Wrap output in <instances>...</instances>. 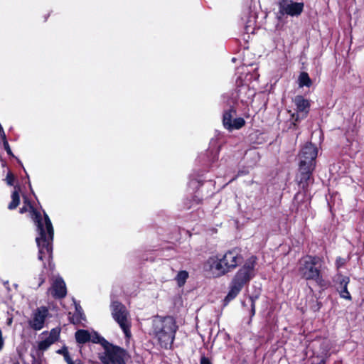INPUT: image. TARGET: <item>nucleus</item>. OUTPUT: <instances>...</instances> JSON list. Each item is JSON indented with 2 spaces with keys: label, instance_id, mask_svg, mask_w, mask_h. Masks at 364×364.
Masks as SVG:
<instances>
[{
  "label": "nucleus",
  "instance_id": "obj_1",
  "mask_svg": "<svg viewBox=\"0 0 364 364\" xmlns=\"http://www.w3.org/2000/svg\"><path fill=\"white\" fill-rule=\"evenodd\" d=\"M242 259L238 250L233 249L222 256L210 257L204 264V269L212 277L218 278L233 271Z\"/></svg>",
  "mask_w": 364,
  "mask_h": 364
},
{
  "label": "nucleus",
  "instance_id": "obj_2",
  "mask_svg": "<svg viewBox=\"0 0 364 364\" xmlns=\"http://www.w3.org/2000/svg\"><path fill=\"white\" fill-rule=\"evenodd\" d=\"M37 225L38 236L36 237V243L38 247V259L50 260L53 252V228L51 221L46 213L44 218L38 213H34Z\"/></svg>",
  "mask_w": 364,
  "mask_h": 364
},
{
  "label": "nucleus",
  "instance_id": "obj_3",
  "mask_svg": "<svg viewBox=\"0 0 364 364\" xmlns=\"http://www.w3.org/2000/svg\"><path fill=\"white\" fill-rule=\"evenodd\" d=\"M175 318L172 316H155L152 320L151 334L161 348L170 349L178 331Z\"/></svg>",
  "mask_w": 364,
  "mask_h": 364
},
{
  "label": "nucleus",
  "instance_id": "obj_4",
  "mask_svg": "<svg viewBox=\"0 0 364 364\" xmlns=\"http://www.w3.org/2000/svg\"><path fill=\"white\" fill-rule=\"evenodd\" d=\"M256 264L257 257L252 256L237 271L230 283V289L225 297L226 301H229L235 299L242 288L255 277Z\"/></svg>",
  "mask_w": 364,
  "mask_h": 364
},
{
  "label": "nucleus",
  "instance_id": "obj_5",
  "mask_svg": "<svg viewBox=\"0 0 364 364\" xmlns=\"http://www.w3.org/2000/svg\"><path fill=\"white\" fill-rule=\"evenodd\" d=\"M322 259L318 257L306 256L299 262V274L304 279L313 280L318 286L325 287L326 282L321 270L317 267L321 266Z\"/></svg>",
  "mask_w": 364,
  "mask_h": 364
},
{
  "label": "nucleus",
  "instance_id": "obj_6",
  "mask_svg": "<svg viewBox=\"0 0 364 364\" xmlns=\"http://www.w3.org/2000/svg\"><path fill=\"white\" fill-rule=\"evenodd\" d=\"M318 154L317 148L311 143L306 144L299 154V171L301 174V183L311 179V173L315 168V159Z\"/></svg>",
  "mask_w": 364,
  "mask_h": 364
},
{
  "label": "nucleus",
  "instance_id": "obj_7",
  "mask_svg": "<svg viewBox=\"0 0 364 364\" xmlns=\"http://www.w3.org/2000/svg\"><path fill=\"white\" fill-rule=\"evenodd\" d=\"M110 308L114 320L119 324L125 337L129 339L132 336L130 331L131 321L129 318V314L126 307L118 301H112Z\"/></svg>",
  "mask_w": 364,
  "mask_h": 364
},
{
  "label": "nucleus",
  "instance_id": "obj_8",
  "mask_svg": "<svg viewBox=\"0 0 364 364\" xmlns=\"http://www.w3.org/2000/svg\"><path fill=\"white\" fill-rule=\"evenodd\" d=\"M105 352L100 354V359L104 364H126L128 358L127 352L118 346L107 343L102 344Z\"/></svg>",
  "mask_w": 364,
  "mask_h": 364
},
{
  "label": "nucleus",
  "instance_id": "obj_9",
  "mask_svg": "<svg viewBox=\"0 0 364 364\" xmlns=\"http://www.w3.org/2000/svg\"><path fill=\"white\" fill-rule=\"evenodd\" d=\"M277 3L278 14L280 16L298 17L302 14L304 9V4L296 0H277Z\"/></svg>",
  "mask_w": 364,
  "mask_h": 364
},
{
  "label": "nucleus",
  "instance_id": "obj_10",
  "mask_svg": "<svg viewBox=\"0 0 364 364\" xmlns=\"http://www.w3.org/2000/svg\"><path fill=\"white\" fill-rule=\"evenodd\" d=\"M235 114L236 112L232 108L225 111L223 114V124L224 127L229 131L239 129L242 128L245 124V119L242 117L232 119Z\"/></svg>",
  "mask_w": 364,
  "mask_h": 364
},
{
  "label": "nucleus",
  "instance_id": "obj_11",
  "mask_svg": "<svg viewBox=\"0 0 364 364\" xmlns=\"http://www.w3.org/2000/svg\"><path fill=\"white\" fill-rule=\"evenodd\" d=\"M60 330L58 328L51 329L50 332L44 331L41 333V340L38 343V348L44 351L54 343L60 336Z\"/></svg>",
  "mask_w": 364,
  "mask_h": 364
},
{
  "label": "nucleus",
  "instance_id": "obj_12",
  "mask_svg": "<svg viewBox=\"0 0 364 364\" xmlns=\"http://www.w3.org/2000/svg\"><path fill=\"white\" fill-rule=\"evenodd\" d=\"M75 339L79 343H85L88 341H92L95 343L104 344L107 343L105 338L100 337L96 332H90L87 330H78L75 333Z\"/></svg>",
  "mask_w": 364,
  "mask_h": 364
},
{
  "label": "nucleus",
  "instance_id": "obj_13",
  "mask_svg": "<svg viewBox=\"0 0 364 364\" xmlns=\"http://www.w3.org/2000/svg\"><path fill=\"white\" fill-rule=\"evenodd\" d=\"M48 291L52 296L57 299H61L66 296L67 289L65 282L61 277L55 278L51 287L48 289Z\"/></svg>",
  "mask_w": 364,
  "mask_h": 364
},
{
  "label": "nucleus",
  "instance_id": "obj_14",
  "mask_svg": "<svg viewBox=\"0 0 364 364\" xmlns=\"http://www.w3.org/2000/svg\"><path fill=\"white\" fill-rule=\"evenodd\" d=\"M48 314V311L46 307L38 308L34 313L33 319L30 322V325L32 328L36 331L43 328Z\"/></svg>",
  "mask_w": 364,
  "mask_h": 364
},
{
  "label": "nucleus",
  "instance_id": "obj_15",
  "mask_svg": "<svg viewBox=\"0 0 364 364\" xmlns=\"http://www.w3.org/2000/svg\"><path fill=\"white\" fill-rule=\"evenodd\" d=\"M294 102L296 107L297 112L296 120H298L299 118L306 117L309 109V102L302 96L298 95L295 97Z\"/></svg>",
  "mask_w": 364,
  "mask_h": 364
},
{
  "label": "nucleus",
  "instance_id": "obj_16",
  "mask_svg": "<svg viewBox=\"0 0 364 364\" xmlns=\"http://www.w3.org/2000/svg\"><path fill=\"white\" fill-rule=\"evenodd\" d=\"M339 284L338 290L340 296L347 300H351V296L348 291L347 286L350 282V279L348 277H339Z\"/></svg>",
  "mask_w": 364,
  "mask_h": 364
},
{
  "label": "nucleus",
  "instance_id": "obj_17",
  "mask_svg": "<svg viewBox=\"0 0 364 364\" xmlns=\"http://www.w3.org/2000/svg\"><path fill=\"white\" fill-rule=\"evenodd\" d=\"M19 187H15L14 191L12 192L11 198V201L8 205V208L9 210H14L17 208V206L20 203V196H19Z\"/></svg>",
  "mask_w": 364,
  "mask_h": 364
},
{
  "label": "nucleus",
  "instance_id": "obj_18",
  "mask_svg": "<svg viewBox=\"0 0 364 364\" xmlns=\"http://www.w3.org/2000/svg\"><path fill=\"white\" fill-rule=\"evenodd\" d=\"M299 87H310L311 85V80L306 73H301L299 77Z\"/></svg>",
  "mask_w": 364,
  "mask_h": 364
},
{
  "label": "nucleus",
  "instance_id": "obj_19",
  "mask_svg": "<svg viewBox=\"0 0 364 364\" xmlns=\"http://www.w3.org/2000/svg\"><path fill=\"white\" fill-rule=\"evenodd\" d=\"M188 277V273L186 271H180L176 277L178 285L179 287L183 286Z\"/></svg>",
  "mask_w": 364,
  "mask_h": 364
},
{
  "label": "nucleus",
  "instance_id": "obj_20",
  "mask_svg": "<svg viewBox=\"0 0 364 364\" xmlns=\"http://www.w3.org/2000/svg\"><path fill=\"white\" fill-rule=\"evenodd\" d=\"M73 323H80L82 321L85 320L83 314L76 307V311L71 317Z\"/></svg>",
  "mask_w": 364,
  "mask_h": 364
},
{
  "label": "nucleus",
  "instance_id": "obj_21",
  "mask_svg": "<svg viewBox=\"0 0 364 364\" xmlns=\"http://www.w3.org/2000/svg\"><path fill=\"white\" fill-rule=\"evenodd\" d=\"M257 296H250L248 298V303L250 306V318H252L255 314V301Z\"/></svg>",
  "mask_w": 364,
  "mask_h": 364
},
{
  "label": "nucleus",
  "instance_id": "obj_22",
  "mask_svg": "<svg viewBox=\"0 0 364 364\" xmlns=\"http://www.w3.org/2000/svg\"><path fill=\"white\" fill-rule=\"evenodd\" d=\"M57 353L63 355L66 362L71 359L69 355L68 348L65 346H63L62 348L58 350Z\"/></svg>",
  "mask_w": 364,
  "mask_h": 364
},
{
  "label": "nucleus",
  "instance_id": "obj_23",
  "mask_svg": "<svg viewBox=\"0 0 364 364\" xmlns=\"http://www.w3.org/2000/svg\"><path fill=\"white\" fill-rule=\"evenodd\" d=\"M6 181V183L8 185H9V186L13 185L14 181V176L13 175V173L9 171L7 173Z\"/></svg>",
  "mask_w": 364,
  "mask_h": 364
},
{
  "label": "nucleus",
  "instance_id": "obj_24",
  "mask_svg": "<svg viewBox=\"0 0 364 364\" xmlns=\"http://www.w3.org/2000/svg\"><path fill=\"white\" fill-rule=\"evenodd\" d=\"M346 263V259L342 257H338L336 261V265L338 269L341 268Z\"/></svg>",
  "mask_w": 364,
  "mask_h": 364
},
{
  "label": "nucleus",
  "instance_id": "obj_25",
  "mask_svg": "<svg viewBox=\"0 0 364 364\" xmlns=\"http://www.w3.org/2000/svg\"><path fill=\"white\" fill-rule=\"evenodd\" d=\"M3 146L7 154L11 156H14V154L7 141H4Z\"/></svg>",
  "mask_w": 364,
  "mask_h": 364
},
{
  "label": "nucleus",
  "instance_id": "obj_26",
  "mask_svg": "<svg viewBox=\"0 0 364 364\" xmlns=\"http://www.w3.org/2000/svg\"><path fill=\"white\" fill-rule=\"evenodd\" d=\"M39 283L37 284V287L41 286V284L45 282V277L43 274H40L39 276Z\"/></svg>",
  "mask_w": 364,
  "mask_h": 364
},
{
  "label": "nucleus",
  "instance_id": "obj_27",
  "mask_svg": "<svg viewBox=\"0 0 364 364\" xmlns=\"http://www.w3.org/2000/svg\"><path fill=\"white\" fill-rule=\"evenodd\" d=\"M200 364H210V362L208 358L202 357L200 359Z\"/></svg>",
  "mask_w": 364,
  "mask_h": 364
},
{
  "label": "nucleus",
  "instance_id": "obj_28",
  "mask_svg": "<svg viewBox=\"0 0 364 364\" xmlns=\"http://www.w3.org/2000/svg\"><path fill=\"white\" fill-rule=\"evenodd\" d=\"M0 136H1V139L3 141V142L5 141H7L6 140V134H5V132H4V129H2V131H0Z\"/></svg>",
  "mask_w": 364,
  "mask_h": 364
},
{
  "label": "nucleus",
  "instance_id": "obj_29",
  "mask_svg": "<svg viewBox=\"0 0 364 364\" xmlns=\"http://www.w3.org/2000/svg\"><path fill=\"white\" fill-rule=\"evenodd\" d=\"M67 363L68 364H82L80 360H76L73 361L72 359L69 360Z\"/></svg>",
  "mask_w": 364,
  "mask_h": 364
},
{
  "label": "nucleus",
  "instance_id": "obj_30",
  "mask_svg": "<svg viewBox=\"0 0 364 364\" xmlns=\"http://www.w3.org/2000/svg\"><path fill=\"white\" fill-rule=\"evenodd\" d=\"M3 346H4V340L2 338L1 331L0 330V350L3 348Z\"/></svg>",
  "mask_w": 364,
  "mask_h": 364
},
{
  "label": "nucleus",
  "instance_id": "obj_31",
  "mask_svg": "<svg viewBox=\"0 0 364 364\" xmlns=\"http://www.w3.org/2000/svg\"><path fill=\"white\" fill-rule=\"evenodd\" d=\"M27 209L26 207H22L21 209H20V213H23L25 212H26Z\"/></svg>",
  "mask_w": 364,
  "mask_h": 364
},
{
  "label": "nucleus",
  "instance_id": "obj_32",
  "mask_svg": "<svg viewBox=\"0 0 364 364\" xmlns=\"http://www.w3.org/2000/svg\"><path fill=\"white\" fill-rule=\"evenodd\" d=\"M242 305H243L244 306H246V302H245V301H243V302H242Z\"/></svg>",
  "mask_w": 364,
  "mask_h": 364
}]
</instances>
